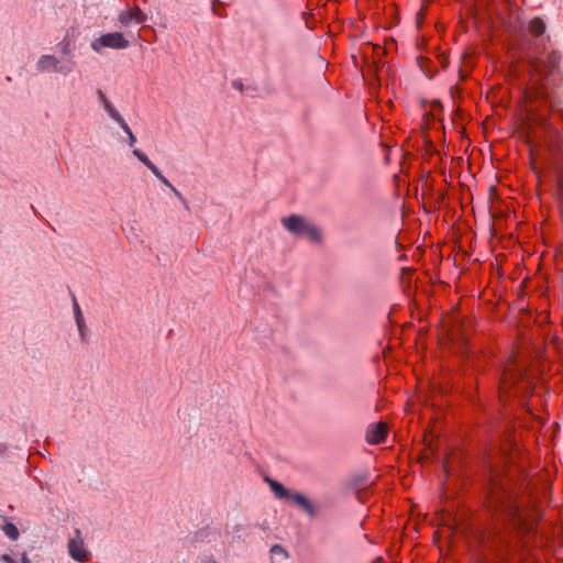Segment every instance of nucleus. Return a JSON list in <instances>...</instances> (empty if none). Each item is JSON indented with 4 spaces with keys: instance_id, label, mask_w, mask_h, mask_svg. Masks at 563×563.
I'll use <instances>...</instances> for the list:
<instances>
[{
    "instance_id": "16",
    "label": "nucleus",
    "mask_w": 563,
    "mask_h": 563,
    "mask_svg": "<svg viewBox=\"0 0 563 563\" xmlns=\"http://www.w3.org/2000/svg\"><path fill=\"white\" fill-rule=\"evenodd\" d=\"M556 199H558V203H559L560 211H561L562 217H563V175H561V176L558 178V184H556Z\"/></svg>"
},
{
    "instance_id": "20",
    "label": "nucleus",
    "mask_w": 563,
    "mask_h": 563,
    "mask_svg": "<svg viewBox=\"0 0 563 563\" xmlns=\"http://www.w3.org/2000/svg\"><path fill=\"white\" fill-rule=\"evenodd\" d=\"M107 114L114 121L117 122L120 126L125 123L126 121L124 120V118L120 114V112L117 110L115 107H113L109 112H107Z\"/></svg>"
},
{
    "instance_id": "15",
    "label": "nucleus",
    "mask_w": 563,
    "mask_h": 563,
    "mask_svg": "<svg viewBox=\"0 0 563 563\" xmlns=\"http://www.w3.org/2000/svg\"><path fill=\"white\" fill-rule=\"evenodd\" d=\"M2 531L4 532V534L12 541H15L19 539V536H20V532L16 528L15 525H13L12 522H7L3 527H2Z\"/></svg>"
},
{
    "instance_id": "28",
    "label": "nucleus",
    "mask_w": 563,
    "mask_h": 563,
    "mask_svg": "<svg viewBox=\"0 0 563 563\" xmlns=\"http://www.w3.org/2000/svg\"><path fill=\"white\" fill-rule=\"evenodd\" d=\"M232 86H233L235 89L240 90V91H242V90H243V84H242L241 81H239V80H234V81L232 82Z\"/></svg>"
},
{
    "instance_id": "14",
    "label": "nucleus",
    "mask_w": 563,
    "mask_h": 563,
    "mask_svg": "<svg viewBox=\"0 0 563 563\" xmlns=\"http://www.w3.org/2000/svg\"><path fill=\"white\" fill-rule=\"evenodd\" d=\"M267 482L269 484L272 492L275 494L277 498L282 499L290 497L291 494H289L288 489L283 484L273 479H267Z\"/></svg>"
},
{
    "instance_id": "10",
    "label": "nucleus",
    "mask_w": 563,
    "mask_h": 563,
    "mask_svg": "<svg viewBox=\"0 0 563 563\" xmlns=\"http://www.w3.org/2000/svg\"><path fill=\"white\" fill-rule=\"evenodd\" d=\"M539 98L543 99L545 103L554 111L558 118L563 122V108L560 106L559 98L551 91H549L545 85L538 92Z\"/></svg>"
},
{
    "instance_id": "29",
    "label": "nucleus",
    "mask_w": 563,
    "mask_h": 563,
    "mask_svg": "<svg viewBox=\"0 0 563 563\" xmlns=\"http://www.w3.org/2000/svg\"><path fill=\"white\" fill-rule=\"evenodd\" d=\"M21 563H32L31 560L27 558L26 553L22 554Z\"/></svg>"
},
{
    "instance_id": "7",
    "label": "nucleus",
    "mask_w": 563,
    "mask_h": 563,
    "mask_svg": "<svg viewBox=\"0 0 563 563\" xmlns=\"http://www.w3.org/2000/svg\"><path fill=\"white\" fill-rule=\"evenodd\" d=\"M387 431L388 427L386 423H372L366 429L365 439L369 444H379L386 439Z\"/></svg>"
},
{
    "instance_id": "2",
    "label": "nucleus",
    "mask_w": 563,
    "mask_h": 563,
    "mask_svg": "<svg viewBox=\"0 0 563 563\" xmlns=\"http://www.w3.org/2000/svg\"><path fill=\"white\" fill-rule=\"evenodd\" d=\"M284 229L291 235L306 239L312 244L320 245L323 242V233L313 221L300 214H290L280 219Z\"/></svg>"
},
{
    "instance_id": "8",
    "label": "nucleus",
    "mask_w": 563,
    "mask_h": 563,
    "mask_svg": "<svg viewBox=\"0 0 563 563\" xmlns=\"http://www.w3.org/2000/svg\"><path fill=\"white\" fill-rule=\"evenodd\" d=\"M133 154L142 162L154 175L155 177L162 181L169 189L173 187L172 183L161 173V170L151 162L145 153H143L139 148L133 150Z\"/></svg>"
},
{
    "instance_id": "21",
    "label": "nucleus",
    "mask_w": 563,
    "mask_h": 563,
    "mask_svg": "<svg viewBox=\"0 0 563 563\" xmlns=\"http://www.w3.org/2000/svg\"><path fill=\"white\" fill-rule=\"evenodd\" d=\"M121 129L126 133L128 135V139H129V146L130 147H133L134 144L136 143V137L135 135L133 134L132 130L130 129V126L128 125V123H123L121 125Z\"/></svg>"
},
{
    "instance_id": "31",
    "label": "nucleus",
    "mask_w": 563,
    "mask_h": 563,
    "mask_svg": "<svg viewBox=\"0 0 563 563\" xmlns=\"http://www.w3.org/2000/svg\"><path fill=\"white\" fill-rule=\"evenodd\" d=\"M206 563H217L216 560H213L212 558H209Z\"/></svg>"
},
{
    "instance_id": "4",
    "label": "nucleus",
    "mask_w": 563,
    "mask_h": 563,
    "mask_svg": "<svg viewBox=\"0 0 563 563\" xmlns=\"http://www.w3.org/2000/svg\"><path fill=\"white\" fill-rule=\"evenodd\" d=\"M76 65L77 63L73 57L66 58L44 54L36 62V70L38 73H55L66 77L74 71Z\"/></svg>"
},
{
    "instance_id": "33",
    "label": "nucleus",
    "mask_w": 563,
    "mask_h": 563,
    "mask_svg": "<svg viewBox=\"0 0 563 563\" xmlns=\"http://www.w3.org/2000/svg\"><path fill=\"white\" fill-rule=\"evenodd\" d=\"M507 379H508V378H507V376L505 375V377H504V384H506V383H507Z\"/></svg>"
},
{
    "instance_id": "11",
    "label": "nucleus",
    "mask_w": 563,
    "mask_h": 563,
    "mask_svg": "<svg viewBox=\"0 0 563 563\" xmlns=\"http://www.w3.org/2000/svg\"><path fill=\"white\" fill-rule=\"evenodd\" d=\"M119 22L123 26H128L132 23L139 24L145 21L144 13L139 8L129 9L125 11H122L119 14Z\"/></svg>"
},
{
    "instance_id": "17",
    "label": "nucleus",
    "mask_w": 563,
    "mask_h": 563,
    "mask_svg": "<svg viewBox=\"0 0 563 563\" xmlns=\"http://www.w3.org/2000/svg\"><path fill=\"white\" fill-rule=\"evenodd\" d=\"M97 97L106 112H109L114 107L102 90L97 91Z\"/></svg>"
},
{
    "instance_id": "24",
    "label": "nucleus",
    "mask_w": 563,
    "mask_h": 563,
    "mask_svg": "<svg viewBox=\"0 0 563 563\" xmlns=\"http://www.w3.org/2000/svg\"><path fill=\"white\" fill-rule=\"evenodd\" d=\"M58 46L60 47V51L64 55L73 57L71 56V47L68 42L63 41L62 43L58 44Z\"/></svg>"
},
{
    "instance_id": "30",
    "label": "nucleus",
    "mask_w": 563,
    "mask_h": 563,
    "mask_svg": "<svg viewBox=\"0 0 563 563\" xmlns=\"http://www.w3.org/2000/svg\"><path fill=\"white\" fill-rule=\"evenodd\" d=\"M7 450V445L0 442V455H2Z\"/></svg>"
},
{
    "instance_id": "6",
    "label": "nucleus",
    "mask_w": 563,
    "mask_h": 563,
    "mask_svg": "<svg viewBox=\"0 0 563 563\" xmlns=\"http://www.w3.org/2000/svg\"><path fill=\"white\" fill-rule=\"evenodd\" d=\"M67 550L70 558L80 563L88 561L91 556L79 529H75L74 537L68 540Z\"/></svg>"
},
{
    "instance_id": "26",
    "label": "nucleus",
    "mask_w": 563,
    "mask_h": 563,
    "mask_svg": "<svg viewBox=\"0 0 563 563\" xmlns=\"http://www.w3.org/2000/svg\"><path fill=\"white\" fill-rule=\"evenodd\" d=\"M220 4H222V3L219 0H213L212 1V11L214 14L222 16L223 14H222V12L219 11V7H218Z\"/></svg>"
},
{
    "instance_id": "19",
    "label": "nucleus",
    "mask_w": 563,
    "mask_h": 563,
    "mask_svg": "<svg viewBox=\"0 0 563 563\" xmlns=\"http://www.w3.org/2000/svg\"><path fill=\"white\" fill-rule=\"evenodd\" d=\"M73 311L76 323H80L81 320H85L80 306L75 296H73Z\"/></svg>"
},
{
    "instance_id": "13",
    "label": "nucleus",
    "mask_w": 563,
    "mask_h": 563,
    "mask_svg": "<svg viewBox=\"0 0 563 563\" xmlns=\"http://www.w3.org/2000/svg\"><path fill=\"white\" fill-rule=\"evenodd\" d=\"M527 30L534 37H540L545 34L547 24L541 18L537 16L528 22Z\"/></svg>"
},
{
    "instance_id": "22",
    "label": "nucleus",
    "mask_w": 563,
    "mask_h": 563,
    "mask_svg": "<svg viewBox=\"0 0 563 563\" xmlns=\"http://www.w3.org/2000/svg\"><path fill=\"white\" fill-rule=\"evenodd\" d=\"M76 325H77L81 341H85L87 332H88L85 320H81L80 323H76Z\"/></svg>"
},
{
    "instance_id": "5",
    "label": "nucleus",
    "mask_w": 563,
    "mask_h": 563,
    "mask_svg": "<svg viewBox=\"0 0 563 563\" xmlns=\"http://www.w3.org/2000/svg\"><path fill=\"white\" fill-rule=\"evenodd\" d=\"M129 46V41L124 38L122 33L113 32L101 35L91 42V48L100 53L102 48L123 49Z\"/></svg>"
},
{
    "instance_id": "12",
    "label": "nucleus",
    "mask_w": 563,
    "mask_h": 563,
    "mask_svg": "<svg viewBox=\"0 0 563 563\" xmlns=\"http://www.w3.org/2000/svg\"><path fill=\"white\" fill-rule=\"evenodd\" d=\"M296 505H298L308 516L316 517V506L302 494L295 493L289 497Z\"/></svg>"
},
{
    "instance_id": "23",
    "label": "nucleus",
    "mask_w": 563,
    "mask_h": 563,
    "mask_svg": "<svg viewBox=\"0 0 563 563\" xmlns=\"http://www.w3.org/2000/svg\"><path fill=\"white\" fill-rule=\"evenodd\" d=\"M170 190L174 192V195L181 201V203L184 205V207L189 210V203L188 201L186 200V198L181 195V192L175 187L173 186L170 188Z\"/></svg>"
},
{
    "instance_id": "27",
    "label": "nucleus",
    "mask_w": 563,
    "mask_h": 563,
    "mask_svg": "<svg viewBox=\"0 0 563 563\" xmlns=\"http://www.w3.org/2000/svg\"><path fill=\"white\" fill-rule=\"evenodd\" d=\"M0 563H16L10 555L2 554L0 555Z\"/></svg>"
},
{
    "instance_id": "18",
    "label": "nucleus",
    "mask_w": 563,
    "mask_h": 563,
    "mask_svg": "<svg viewBox=\"0 0 563 563\" xmlns=\"http://www.w3.org/2000/svg\"><path fill=\"white\" fill-rule=\"evenodd\" d=\"M271 554L274 558H280L284 561L288 559V552L279 544H274L271 548Z\"/></svg>"
},
{
    "instance_id": "32",
    "label": "nucleus",
    "mask_w": 563,
    "mask_h": 563,
    "mask_svg": "<svg viewBox=\"0 0 563 563\" xmlns=\"http://www.w3.org/2000/svg\"><path fill=\"white\" fill-rule=\"evenodd\" d=\"M422 14V11L418 12L417 19L419 20L420 15Z\"/></svg>"
},
{
    "instance_id": "25",
    "label": "nucleus",
    "mask_w": 563,
    "mask_h": 563,
    "mask_svg": "<svg viewBox=\"0 0 563 563\" xmlns=\"http://www.w3.org/2000/svg\"><path fill=\"white\" fill-rule=\"evenodd\" d=\"M530 510L532 511V510H533V507H530V509H527V510H526V508L523 507V511H525L526 516L528 517L529 521H530V522H531V525L533 526V522H534L536 520H538V515H537V514H531V515H530V514H529V511H530Z\"/></svg>"
},
{
    "instance_id": "9",
    "label": "nucleus",
    "mask_w": 563,
    "mask_h": 563,
    "mask_svg": "<svg viewBox=\"0 0 563 563\" xmlns=\"http://www.w3.org/2000/svg\"><path fill=\"white\" fill-rule=\"evenodd\" d=\"M133 154L142 162L154 175L155 177L162 181L169 189L173 187L172 183L161 173V170L151 162L145 153H143L139 148L133 150Z\"/></svg>"
},
{
    "instance_id": "3",
    "label": "nucleus",
    "mask_w": 563,
    "mask_h": 563,
    "mask_svg": "<svg viewBox=\"0 0 563 563\" xmlns=\"http://www.w3.org/2000/svg\"><path fill=\"white\" fill-rule=\"evenodd\" d=\"M561 59L562 55L559 51L545 52L537 45L531 55L530 65L540 79L549 82L551 76L559 71Z\"/></svg>"
},
{
    "instance_id": "1",
    "label": "nucleus",
    "mask_w": 563,
    "mask_h": 563,
    "mask_svg": "<svg viewBox=\"0 0 563 563\" xmlns=\"http://www.w3.org/2000/svg\"><path fill=\"white\" fill-rule=\"evenodd\" d=\"M488 506L503 515L508 526L490 539L489 548L499 563H521L525 536L532 530V525L523 511V503L510 489L494 486L488 496Z\"/></svg>"
}]
</instances>
